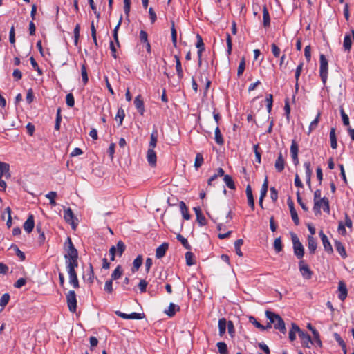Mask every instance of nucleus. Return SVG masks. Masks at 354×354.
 I'll use <instances>...</instances> for the list:
<instances>
[{
	"label": "nucleus",
	"mask_w": 354,
	"mask_h": 354,
	"mask_svg": "<svg viewBox=\"0 0 354 354\" xmlns=\"http://www.w3.org/2000/svg\"><path fill=\"white\" fill-rule=\"evenodd\" d=\"M352 44L351 37L350 35H346L344 38L343 46L345 50L350 51Z\"/></svg>",
	"instance_id": "obj_42"
},
{
	"label": "nucleus",
	"mask_w": 354,
	"mask_h": 354,
	"mask_svg": "<svg viewBox=\"0 0 354 354\" xmlns=\"http://www.w3.org/2000/svg\"><path fill=\"white\" fill-rule=\"evenodd\" d=\"M157 141H158V131L156 129H154L152 131V133H151L149 149H154V148L156 147Z\"/></svg>",
	"instance_id": "obj_29"
},
{
	"label": "nucleus",
	"mask_w": 354,
	"mask_h": 354,
	"mask_svg": "<svg viewBox=\"0 0 354 354\" xmlns=\"http://www.w3.org/2000/svg\"><path fill=\"white\" fill-rule=\"evenodd\" d=\"M223 181L224 183H225L226 186L230 189H236V186H235V183L232 178L231 176L227 174V175H225L224 177H223Z\"/></svg>",
	"instance_id": "obj_31"
},
{
	"label": "nucleus",
	"mask_w": 354,
	"mask_h": 354,
	"mask_svg": "<svg viewBox=\"0 0 354 354\" xmlns=\"http://www.w3.org/2000/svg\"><path fill=\"white\" fill-rule=\"evenodd\" d=\"M243 239H237L234 243L235 252L239 257H243V252L241 250V247L243 245Z\"/></svg>",
	"instance_id": "obj_40"
},
{
	"label": "nucleus",
	"mask_w": 354,
	"mask_h": 354,
	"mask_svg": "<svg viewBox=\"0 0 354 354\" xmlns=\"http://www.w3.org/2000/svg\"><path fill=\"white\" fill-rule=\"evenodd\" d=\"M348 295V290L345 283L340 281L338 283V298L341 301H344Z\"/></svg>",
	"instance_id": "obj_12"
},
{
	"label": "nucleus",
	"mask_w": 354,
	"mask_h": 354,
	"mask_svg": "<svg viewBox=\"0 0 354 354\" xmlns=\"http://www.w3.org/2000/svg\"><path fill=\"white\" fill-rule=\"evenodd\" d=\"M179 207L183 215V217L185 220L190 219V214H189L188 208L186 206V204L183 201H180L179 203Z\"/></svg>",
	"instance_id": "obj_25"
},
{
	"label": "nucleus",
	"mask_w": 354,
	"mask_h": 354,
	"mask_svg": "<svg viewBox=\"0 0 354 354\" xmlns=\"http://www.w3.org/2000/svg\"><path fill=\"white\" fill-rule=\"evenodd\" d=\"M268 189V177L266 176L264 180V182L262 185L261 189L260 196H261V198H264L266 197V196L267 194Z\"/></svg>",
	"instance_id": "obj_45"
},
{
	"label": "nucleus",
	"mask_w": 354,
	"mask_h": 354,
	"mask_svg": "<svg viewBox=\"0 0 354 354\" xmlns=\"http://www.w3.org/2000/svg\"><path fill=\"white\" fill-rule=\"evenodd\" d=\"M122 21V15H121L117 25L115 26V27L113 29V36L114 40L116 42L118 46H120V43H119V40H118V30L120 28V26H121Z\"/></svg>",
	"instance_id": "obj_32"
},
{
	"label": "nucleus",
	"mask_w": 354,
	"mask_h": 354,
	"mask_svg": "<svg viewBox=\"0 0 354 354\" xmlns=\"http://www.w3.org/2000/svg\"><path fill=\"white\" fill-rule=\"evenodd\" d=\"M245 68V58L242 57L241 60L240 61L238 70H237V75L238 77H240L243 75L244 70Z\"/></svg>",
	"instance_id": "obj_54"
},
{
	"label": "nucleus",
	"mask_w": 354,
	"mask_h": 354,
	"mask_svg": "<svg viewBox=\"0 0 354 354\" xmlns=\"http://www.w3.org/2000/svg\"><path fill=\"white\" fill-rule=\"evenodd\" d=\"M321 240L322 241L324 250L328 252H333V248L331 244L330 243L328 237L321 230L319 233Z\"/></svg>",
	"instance_id": "obj_15"
},
{
	"label": "nucleus",
	"mask_w": 354,
	"mask_h": 354,
	"mask_svg": "<svg viewBox=\"0 0 354 354\" xmlns=\"http://www.w3.org/2000/svg\"><path fill=\"white\" fill-rule=\"evenodd\" d=\"M124 117H125L124 111L122 107H120L118 109V112H117V114H116L115 118L116 121H118V127H120L122 124L123 120H124Z\"/></svg>",
	"instance_id": "obj_33"
},
{
	"label": "nucleus",
	"mask_w": 354,
	"mask_h": 354,
	"mask_svg": "<svg viewBox=\"0 0 354 354\" xmlns=\"http://www.w3.org/2000/svg\"><path fill=\"white\" fill-rule=\"evenodd\" d=\"M308 248L310 254H314L317 249V241L312 236H308Z\"/></svg>",
	"instance_id": "obj_21"
},
{
	"label": "nucleus",
	"mask_w": 354,
	"mask_h": 354,
	"mask_svg": "<svg viewBox=\"0 0 354 354\" xmlns=\"http://www.w3.org/2000/svg\"><path fill=\"white\" fill-rule=\"evenodd\" d=\"M180 310V307L174 303H170L168 309L165 313L169 317H172L175 315L176 311Z\"/></svg>",
	"instance_id": "obj_24"
},
{
	"label": "nucleus",
	"mask_w": 354,
	"mask_h": 354,
	"mask_svg": "<svg viewBox=\"0 0 354 354\" xmlns=\"http://www.w3.org/2000/svg\"><path fill=\"white\" fill-rule=\"evenodd\" d=\"M246 196L248 198V205L251 207L252 210L254 209V201L252 194V190L250 185H248L245 189Z\"/></svg>",
	"instance_id": "obj_19"
},
{
	"label": "nucleus",
	"mask_w": 354,
	"mask_h": 354,
	"mask_svg": "<svg viewBox=\"0 0 354 354\" xmlns=\"http://www.w3.org/2000/svg\"><path fill=\"white\" fill-rule=\"evenodd\" d=\"M24 229L27 233H30L35 227L34 216L30 214L27 220L24 223Z\"/></svg>",
	"instance_id": "obj_14"
},
{
	"label": "nucleus",
	"mask_w": 354,
	"mask_h": 354,
	"mask_svg": "<svg viewBox=\"0 0 354 354\" xmlns=\"http://www.w3.org/2000/svg\"><path fill=\"white\" fill-rule=\"evenodd\" d=\"M174 59L176 60V70L177 72L178 77L180 80H181L183 77V71L182 68L181 62L180 60V57L178 55H175Z\"/></svg>",
	"instance_id": "obj_23"
},
{
	"label": "nucleus",
	"mask_w": 354,
	"mask_h": 354,
	"mask_svg": "<svg viewBox=\"0 0 354 354\" xmlns=\"http://www.w3.org/2000/svg\"><path fill=\"white\" fill-rule=\"evenodd\" d=\"M218 330H219V335L221 336H223L225 331H226V327L227 326V322L225 318H221L218 320Z\"/></svg>",
	"instance_id": "obj_30"
},
{
	"label": "nucleus",
	"mask_w": 354,
	"mask_h": 354,
	"mask_svg": "<svg viewBox=\"0 0 354 354\" xmlns=\"http://www.w3.org/2000/svg\"><path fill=\"white\" fill-rule=\"evenodd\" d=\"M81 75L84 84H86L88 81V77L85 64H83L81 66Z\"/></svg>",
	"instance_id": "obj_47"
},
{
	"label": "nucleus",
	"mask_w": 354,
	"mask_h": 354,
	"mask_svg": "<svg viewBox=\"0 0 354 354\" xmlns=\"http://www.w3.org/2000/svg\"><path fill=\"white\" fill-rule=\"evenodd\" d=\"M304 167L306 169V182L308 184V185L310 186V176H311L310 164L309 162H305Z\"/></svg>",
	"instance_id": "obj_52"
},
{
	"label": "nucleus",
	"mask_w": 354,
	"mask_h": 354,
	"mask_svg": "<svg viewBox=\"0 0 354 354\" xmlns=\"http://www.w3.org/2000/svg\"><path fill=\"white\" fill-rule=\"evenodd\" d=\"M249 322L250 323L252 324L254 326H255L257 328L261 329L263 328V325L261 324L255 317L250 316L249 317Z\"/></svg>",
	"instance_id": "obj_63"
},
{
	"label": "nucleus",
	"mask_w": 354,
	"mask_h": 354,
	"mask_svg": "<svg viewBox=\"0 0 354 354\" xmlns=\"http://www.w3.org/2000/svg\"><path fill=\"white\" fill-rule=\"evenodd\" d=\"M214 140L215 142L219 145H223L224 144V139L218 125L215 128L214 131Z\"/></svg>",
	"instance_id": "obj_28"
},
{
	"label": "nucleus",
	"mask_w": 354,
	"mask_h": 354,
	"mask_svg": "<svg viewBox=\"0 0 354 354\" xmlns=\"http://www.w3.org/2000/svg\"><path fill=\"white\" fill-rule=\"evenodd\" d=\"M148 285V282L145 279H141L138 283V288L140 292L143 293L146 292V288Z\"/></svg>",
	"instance_id": "obj_62"
},
{
	"label": "nucleus",
	"mask_w": 354,
	"mask_h": 354,
	"mask_svg": "<svg viewBox=\"0 0 354 354\" xmlns=\"http://www.w3.org/2000/svg\"><path fill=\"white\" fill-rule=\"evenodd\" d=\"M134 105L141 115H143L145 112L144 102L140 95H137L134 100Z\"/></svg>",
	"instance_id": "obj_17"
},
{
	"label": "nucleus",
	"mask_w": 354,
	"mask_h": 354,
	"mask_svg": "<svg viewBox=\"0 0 354 354\" xmlns=\"http://www.w3.org/2000/svg\"><path fill=\"white\" fill-rule=\"evenodd\" d=\"M67 306L70 312L75 313L77 310L76 294L74 290H69L66 295Z\"/></svg>",
	"instance_id": "obj_8"
},
{
	"label": "nucleus",
	"mask_w": 354,
	"mask_h": 354,
	"mask_svg": "<svg viewBox=\"0 0 354 354\" xmlns=\"http://www.w3.org/2000/svg\"><path fill=\"white\" fill-rule=\"evenodd\" d=\"M298 151H299V146L297 143L295 142V140L292 141V144L290 146V152L292 158L293 160V162L295 165H297L299 163V159H298Z\"/></svg>",
	"instance_id": "obj_13"
},
{
	"label": "nucleus",
	"mask_w": 354,
	"mask_h": 354,
	"mask_svg": "<svg viewBox=\"0 0 354 354\" xmlns=\"http://www.w3.org/2000/svg\"><path fill=\"white\" fill-rule=\"evenodd\" d=\"M104 290L109 294H111L113 292V280L112 279L107 280L105 282Z\"/></svg>",
	"instance_id": "obj_60"
},
{
	"label": "nucleus",
	"mask_w": 354,
	"mask_h": 354,
	"mask_svg": "<svg viewBox=\"0 0 354 354\" xmlns=\"http://www.w3.org/2000/svg\"><path fill=\"white\" fill-rule=\"evenodd\" d=\"M263 26L265 28H267L270 26V18L268 10L266 7V6H264L263 7Z\"/></svg>",
	"instance_id": "obj_26"
},
{
	"label": "nucleus",
	"mask_w": 354,
	"mask_h": 354,
	"mask_svg": "<svg viewBox=\"0 0 354 354\" xmlns=\"http://www.w3.org/2000/svg\"><path fill=\"white\" fill-rule=\"evenodd\" d=\"M333 337H334V339L338 343V344L342 347V351L344 353V354L346 353V344L344 342V341L343 340V339L341 337L340 335H339L338 333H335L333 334Z\"/></svg>",
	"instance_id": "obj_34"
},
{
	"label": "nucleus",
	"mask_w": 354,
	"mask_h": 354,
	"mask_svg": "<svg viewBox=\"0 0 354 354\" xmlns=\"http://www.w3.org/2000/svg\"><path fill=\"white\" fill-rule=\"evenodd\" d=\"M80 25L79 24H77L74 30V45L75 46H77L78 42H79V37H80Z\"/></svg>",
	"instance_id": "obj_48"
},
{
	"label": "nucleus",
	"mask_w": 354,
	"mask_h": 354,
	"mask_svg": "<svg viewBox=\"0 0 354 354\" xmlns=\"http://www.w3.org/2000/svg\"><path fill=\"white\" fill-rule=\"evenodd\" d=\"M30 62L34 70H35L39 75H42L43 72L40 69L39 65L37 64V62L35 61L33 57H31L30 58Z\"/></svg>",
	"instance_id": "obj_58"
},
{
	"label": "nucleus",
	"mask_w": 354,
	"mask_h": 354,
	"mask_svg": "<svg viewBox=\"0 0 354 354\" xmlns=\"http://www.w3.org/2000/svg\"><path fill=\"white\" fill-rule=\"evenodd\" d=\"M194 258V255L192 252H187L185 253L186 264L188 266H193L195 264Z\"/></svg>",
	"instance_id": "obj_44"
},
{
	"label": "nucleus",
	"mask_w": 354,
	"mask_h": 354,
	"mask_svg": "<svg viewBox=\"0 0 354 354\" xmlns=\"http://www.w3.org/2000/svg\"><path fill=\"white\" fill-rule=\"evenodd\" d=\"M57 196V193L55 192H48L46 195V197L49 199L50 201V204L52 205V206H55L57 205L55 201V197Z\"/></svg>",
	"instance_id": "obj_53"
},
{
	"label": "nucleus",
	"mask_w": 354,
	"mask_h": 354,
	"mask_svg": "<svg viewBox=\"0 0 354 354\" xmlns=\"http://www.w3.org/2000/svg\"><path fill=\"white\" fill-rule=\"evenodd\" d=\"M196 216V221L200 226H204L207 224V221L204 215L202 214H198Z\"/></svg>",
	"instance_id": "obj_61"
},
{
	"label": "nucleus",
	"mask_w": 354,
	"mask_h": 354,
	"mask_svg": "<svg viewBox=\"0 0 354 354\" xmlns=\"http://www.w3.org/2000/svg\"><path fill=\"white\" fill-rule=\"evenodd\" d=\"M217 347L220 354H225L227 351V344L225 342H220L217 343Z\"/></svg>",
	"instance_id": "obj_59"
},
{
	"label": "nucleus",
	"mask_w": 354,
	"mask_h": 354,
	"mask_svg": "<svg viewBox=\"0 0 354 354\" xmlns=\"http://www.w3.org/2000/svg\"><path fill=\"white\" fill-rule=\"evenodd\" d=\"M319 75L322 82L325 84L328 77V61L324 55H320Z\"/></svg>",
	"instance_id": "obj_7"
},
{
	"label": "nucleus",
	"mask_w": 354,
	"mask_h": 354,
	"mask_svg": "<svg viewBox=\"0 0 354 354\" xmlns=\"http://www.w3.org/2000/svg\"><path fill=\"white\" fill-rule=\"evenodd\" d=\"M335 248L338 253L343 257L345 258L346 257V253L344 247L340 242H336Z\"/></svg>",
	"instance_id": "obj_50"
},
{
	"label": "nucleus",
	"mask_w": 354,
	"mask_h": 354,
	"mask_svg": "<svg viewBox=\"0 0 354 354\" xmlns=\"http://www.w3.org/2000/svg\"><path fill=\"white\" fill-rule=\"evenodd\" d=\"M64 250L66 253L64 259L66 266H78V252L75 248L71 237L68 236L64 243Z\"/></svg>",
	"instance_id": "obj_1"
},
{
	"label": "nucleus",
	"mask_w": 354,
	"mask_h": 354,
	"mask_svg": "<svg viewBox=\"0 0 354 354\" xmlns=\"http://www.w3.org/2000/svg\"><path fill=\"white\" fill-rule=\"evenodd\" d=\"M176 239L181 243V244L186 248V249H190L191 246L189 243H188L187 239H185L184 236H183L181 234H178L176 236Z\"/></svg>",
	"instance_id": "obj_55"
},
{
	"label": "nucleus",
	"mask_w": 354,
	"mask_h": 354,
	"mask_svg": "<svg viewBox=\"0 0 354 354\" xmlns=\"http://www.w3.org/2000/svg\"><path fill=\"white\" fill-rule=\"evenodd\" d=\"M147 159L148 163L151 166L154 167L156 165L157 157H156V153L154 149H149L147 150Z\"/></svg>",
	"instance_id": "obj_18"
},
{
	"label": "nucleus",
	"mask_w": 354,
	"mask_h": 354,
	"mask_svg": "<svg viewBox=\"0 0 354 354\" xmlns=\"http://www.w3.org/2000/svg\"><path fill=\"white\" fill-rule=\"evenodd\" d=\"M115 314L120 317L124 319H141L144 317V314L132 313L131 314H127L120 311H116Z\"/></svg>",
	"instance_id": "obj_11"
},
{
	"label": "nucleus",
	"mask_w": 354,
	"mask_h": 354,
	"mask_svg": "<svg viewBox=\"0 0 354 354\" xmlns=\"http://www.w3.org/2000/svg\"><path fill=\"white\" fill-rule=\"evenodd\" d=\"M9 169L10 166L8 163L0 162V177H2L6 174H8V176H10Z\"/></svg>",
	"instance_id": "obj_37"
},
{
	"label": "nucleus",
	"mask_w": 354,
	"mask_h": 354,
	"mask_svg": "<svg viewBox=\"0 0 354 354\" xmlns=\"http://www.w3.org/2000/svg\"><path fill=\"white\" fill-rule=\"evenodd\" d=\"M64 218L66 222L73 224L74 214L71 208H68L64 210Z\"/></svg>",
	"instance_id": "obj_35"
},
{
	"label": "nucleus",
	"mask_w": 354,
	"mask_h": 354,
	"mask_svg": "<svg viewBox=\"0 0 354 354\" xmlns=\"http://www.w3.org/2000/svg\"><path fill=\"white\" fill-rule=\"evenodd\" d=\"M78 266H66V270L69 276V283L74 288H78L80 287L77 274L75 271V268Z\"/></svg>",
	"instance_id": "obj_6"
},
{
	"label": "nucleus",
	"mask_w": 354,
	"mask_h": 354,
	"mask_svg": "<svg viewBox=\"0 0 354 354\" xmlns=\"http://www.w3.org/2000/svg\"><path fill=\"white\" fill-rule=\"evenodd\" d=\"M320 115V113H318L316 118L310 122L308 128V133L317 128L319 121Z\"/></svg>",
	"instance_id": "obj_46"
},
{
	"label": "nucleus",
	"mask_w": 354,
	"mask_h": 354,
	"mask_svg": "<svg viewBox=\"0 0 354 354\" xmlns=\"http://www.w3.org/2000/svg\"><path fill=\"white\" fill-rule=\"evenodd\" d=\"M330 145L333 149H335L337 147V142L335 135V129L332 128L330 131Z\"/></svg>",
	"instance_id": "obj_38"
},
{
	"label": "nucleus",
	"mask_w": 354,
	"mask_h": 354,
	"mask_svg": "<svg viewBox=\"0 0 354 354\" xmlns=\"http://www.w3.org/2000/svg\"><path fill=\"white\" fill-rule=\"evenodd\" d=\"M299 268L302 277L306 279H310L312 277L313 272L308 266L303 261L299 262Z\"/></svg>",
	"instance_id": "obj_10"
},
{
	"label": "nucleus",
	"mask_w": 354,
	"mask_h": 354,
	"mask_svg": "<svg viewBox=\"0 0 354 354\" xmlns=\"http://www.w3.org/2000/svg\"><path fill=\"white\" fill-rule=\"evenodd\" d=\"M171 40L172 44L174 47L177 46V32L175 28L174 21H171Z\"/></svg>",
	"instance_id": "obj_43"
},
{
	"label": "nucleus",
	"mask_w": 354,
	"mask_h": 354,
	"mask_svg": "<svg viewBox=\"0 0 354 354\" xmlns=\"http://www.w3.org/2000/svg\"><path fill=\"white\" fill-rule=\"evenodd\" d=\"M274 248L277 252H279L282 250L283 245L281 243V238H277L274 241Z\"/></svg>",
	"instance_id": "obj_57"
},
{
	"label": "nucleus",
	"mask_w": 354,
	"mask_h": 354,
	"mask_svg": "<svg viewBox=\"0 0 354 354\" xmlns=\"http://www.w3.org/2000/svg\"><path fill=\"white\" fill-rule=\"evenodd\" d=\"M83 278L84 279V280H86L89 283H93L94 271H93V266L91 263L89 264L87 272H86V275L83 276Z\"/></svg>",
	"instance_id": "obj_22"
},
{
	"label": "nucleus",
	"mask_w": 354,
	"mask_h": 354,
	"mask_svg": "<svg viewBox=\"0 0 354 354\" xmlns=\"http://www.w3.org/2000/svg\"><path fill=\"white\" fill-rule=\"evenodd\" d=\"M297 334L299 337L301 342L304 346L310 348V344H314L315 346H318L317 344L315 343V339L314 340V342H313L308 334L301 330L299 326H297L295 324L292 323V328L289 331V339L291 341L295 339Z\"/></svg>",
	"instance_id": "obj_2"
},
{
	"label": "nucleus",
	"mask_w": 354,
	"mask_h": 354,
	"mask_svg": "<svg viewBox=\"0 0 354 354\" xmlns=\"http://www.w3.org/2000/svg\"><path fill=\"white\" fill-rule=\"evenodd\" d=\"M66 103L68 106L73 107L75 105L74 96L72 93H68L66 96Z\"/></svg>",
	"instance_id": "obj_56"
},
{
	"label": "nucleus",
	"mask_w": 354,
	"mask_h": 354,
	"mask_svg": "<svg viewBox=\"0 0 354 354\" xmlns=\"http://www.w3.org/2000/svg\"><path fill=\"white\" fill-rule=\"evenodd\" d=\"M10 295L8 293H5L3 294L1 298H0V306L1 307V309L0 311H2L6 306L8 304L9 302V300H10Z\"/></svg>",
	"instance_id": "obj_41"
},
{
	"label": "nucleus",
	"mask_w": 354,
	"mask_h": 354,
	"mask_svg": "<svg viewBox=\"0 0 354 354\" xmlns=\"http://www.w3.org/2000/svg\"><path fill=\"white\" fill-rule=\"evenodd\" d=\"M126 246L122 241H118L116 246L113 245L109 249L111 261H114L116 255L121 257L125 250Z\"/></svg>",
	"instance_id": "obj_5"
},
{
	"label": "nucleus",
	"mask_w": 354,
	"mask_h": 354,
	"mask_svg": "<svg viewBox=\"0 0 354 354\" xmlns=\"http://www.w3.org/2000/svg\"><path fill=\"white\" fill-rule=\"evenodd\" d=\"M169 248V243H163L160 245H159L156 250V257L157 259L162 258L165 254L167 250Z\"/></svg>",
	"instance_id": "obj_16"
},
{
	"label": "nucleus",
	"mask_w": 354,
	"mask_h": 354,
	"mask_svg": "<svg viewBox=\"0 0 354 354\" xmlns=\"http://www.w3.org/2000/svg\"><path fill=\"white\" fill-rule=\"evenodd\" d=\"M226 43H227V53L230 55L232 50V41L230 35L227 32L226 34Z\"/></svg>",
	"instance_id": "obj_51"
},
{
	"label": "nucleus",
	"mask_w": 354,
	"mask_h": 354,
	"mask_svg": "<svg viewBox=\"0 0 354 354\" xmlns=\"http://www.w3.org/2000/svg\"><path fill=\"white\" fill-rule=\"evenodd\" d=\"M285 159L283 158L281 153H279L274 163L275 169L278 172H281L284 169Z\"/></svg>",
	"instance_id": "obj_20"
},
{
	"label": "nucleus",
	"mask_w": 354,
	"mask_h": 354,
	"mask_svg": "<svg viewBox=\"0 0 354 354\" xmlns=\"http://www.w3.org/2000/svg\"><path fill=\"white\" fill-rule=\"evenodd\" d=\"M289 209H290L291 218H292L293 222L295 223V224L296 225H298L299 224V220L298 218L297 213L293 207L292 202H291V203L289 202Z\"/></svg>",
	"instance_id": "obj_27"
},
{
	"label": "nucleus",
	"mask_w": 354,
	"mask_h": 354,
	"mask_svg": "<svg viewBox=\"0 0 354 354\" xmlns=\"http://www.w3.org/2000/svg\"><path fill=\"white\" fill-rule=\"evenodd\" d=\"M271 50H272V53L274 57H279L281 50L275 44H272Z\"/></svg>",
	"instance_id": "obj_64"
},
{
	"label": "nucleus",
	"mask_w": 354,
	"mask_h": 354,
	"mask_svg": "<svg viewBox=\"0 0 354 354\" xmlns=\"http://www.w3.org/2000/svg\"><path fill=\"white\" fill-rule=\"evenodd\" d=\"M291 239L293 245L294 254L297 259H301L304 254V248L295 234H291Z\"/></svg>",
	"instance_id": "obj_4"
},
{
	"label": "nucleus",
	"mask_w": 354,
	"mask_h": 354,
	"mask_svg": "<svg viewBox=\"0 0 354 354\" xmlns=\"http://www.w3.org/2000/svg\"><path fill=\"white\" fill-rule=\"evenodd\" d=\"M204 158L203 155L201 153H198L196 155L195 161H194V167L198 169L203 164Z\"/></svg>",
	"instance_id": "obj_49"
},
{
	"label": "nucleus",
	"mask_w": 354,
	"mask_h": 354,
	"mask_svg": "<svg viewBox=\"0 0 354 354\" xmlns=\"http://www.w3.org/2000/svg\"><path fill=\"white\" fill-rule=\"evenodd\" d=\"M122 266L120 265H118L116 268L113 270V272L111 274V279L112 280H116L121 277L122 274Z\"/></svg>",
	"instance_id": "obj_39"
},
{
	"label": "nucleus",
	"mask_w": 354,
	"mask_h": 354,
	"mask_svg": "<svg viewBox=\"0 0 354 354\" xmlns=\"http://www.w3.org/2000/svg\"><path fill=\"white\" fill-rule=\"evenodd\" d=\"M265 315L266 318L274 325L275 329L279 330L283 334L286 333V325L283 319L277 313L269 310H266Z\"/></svg>",
	"instance_id": "obj_3"
},
{
	"label": "nucleus",
	"mask_w": 354,
	"mask_h": 354,
	"mask_svg": "<svg viewBox=\"0 0 354 354\" xmlns=\"http://www.w3.org/2000/svg\"><path fill=\"white\" fill-rule=\"evenodd\" d=\"M143 258L142 255H138L133 262V272L138 271L142 264Z\"/></svg>",
	"instance_id": "obj_36"
},
{
	"label": "nucleus",
	"mask_w": 354,
	"mask_h": 354,
	"mask_svg": "<svg viewBox=\"0 0 354 354\" xmlns=\"http://www.w3.org/2000/svg\"><path fill=\"white\" fill-rule=\"evenodd\" d=\"M314 211L315 213H320L321 209H322L324 212H329V202L328 200L324 197L321 200H318L316 202H314Z\"/></svg>",
	"instance_id": "obj_9"
}]
</instances>
